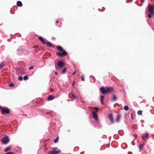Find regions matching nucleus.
<instances>
[{
	"label": "nucleus",
	"instance_id": "f257e3e1",
	"mask_svg": "<svg viewBox=\"0 0 154 154\" xmlns=\"http://www.w3.org/2000/svg\"><path fill=\"white\" fill-rule=\"evenodd\" d=\"M148 11L149 13L148 15V17L149 18H150L152 17V16L153 14L154 5H149L148 6Z\"/></svg>",
	"mask_w": 154,
	"mask_h": 154
},
{
	"label": "nucleus",
	"instance_id": "f03ea898",
	"mask_svg": "<svg viewBox=\"0 0 154 154\" xmlns=\"http://www.w3.org/2000/svg\"><path fill=\"white\" fill-rule=\"evenodd\" d=\"M9 141V138L8 137H2L1 139V141L3 144H6L8 143Z\"/></svg>",
	"mask_w": 154,
	"mask_h": 154
},
{
	"label": "nucleus",
	"instance_id": "7ed1b4c3",
	"mask_svg": "<svg viewBox=\"0 0 154 154\" xmlns=\"http://www.w3.org/2000/svg\"><path fill=\"white\" fill-rule=\"evenodd\" d=\"M63 52L61 53L60 52L56 53V54L60 56L63 57L67 55V52L63 50Z\"/></svg>",
	"mask_w": 154,
	"mask_h": 154
},
{
	"label": "nucleus",
	"instance_id": "20e7f679",
	"mask_svg": "<svg viewBox=\"0 0 154 154\" xmlns=\"http://www.w3.org/2000/svg\"><path fill=\"white\" fill-rule=\"evenodd\" d=\"M100 90L102 93L103 94H107V87H101L100 88Z\"/></svg>",
	"mask_w": 154,
	"mask_h": 154
},
{
	"label": "nucleus",
	"instance_id": "39448f33",
	"mask_svg": "<svg viewBox=\"0 0 154 154\" xmlns=\"http://www.w3.org/2000/svg\"><path fill=\"white\" fill-rule=\"evenodd\" d=\"M1 112L2 113L8 114L9 113V110L8 109L3 108L2 109Z\"/></svg>",
	"mask_w": 154,
	"mask_h": 154
},
{
	"label": "nucleus",
	"instance_id": "423d86ee",
	"mask_svg": "<svg viewBox=\"0 0 154 154\" xmlns=\"http://www.w3.org/2000/svg\"><path fill=\"white\" fill-rule=\"evenodd\" d=\"M57 65L60 68H62L64 66V62L62 60L59 61L57 63Z\"/></svg>",
	"mask_w": 154,
	"mask_h": 154
},
{
	"label": "nucleus",
	"instance_id": "0eeeda50",
	"mask_svg": "<svg viewBox=\"0 0 154 154\" xmlns=\"http://www.w3.org/2000/svg\"><path fill=\"white\" fill-rule=\"evenodd\" d=\"M113 91V89L112 87H107V93L112 92Z\"/></svg>",
	"mask_w": 154,
	"mask_h": 154
},
{
	"label": "nucleus",
	"instance_id": "6e6552de",
	"mask_svg": "<svg viewBox=\"0 0 154 154\" xmlns=\"http://www.w3.org/2000/svg\"><path fill=\"white\" fill-rule=\"evenodd\" d=\"M93 117L96 120H97L98 117L97 114L95 112H92Z\"/></svg>",
	"mask_w": 154,
	"mask_h": 154
},
{
	"label": "nucleus",
	"instance_id": "1a4fd4ad",
	"mask_svg": "<svg viewBox=\"0 0 154 154\" xmlns=\"http://www.w3.org/2000/svg\"><path fill=\"white\" fill-rule=\"evenodd\" d=\"M60 152V151L53 150L49 152V153L51 154H56Z\"/></svg>",
	"mask_w": 154,
	"mask_h": 154
},
{
	"label": "nucleus",
	"instance_id": "9d476101",
	"mask_svg": "<svg viewBox=\"0 0 154 154\" xmlns=\"http://www.w3.org/2000/svg\"><path fill=\"white\" fill-rule=\"evenodd\" d=\"M109 117L111 122L112 123H113V119L112 114H109Z\"/></svg>",
	"mask_w": 154,
	"mask_h": 154
},
{
	"label": "nucleus",
	"instance_id": "9b49d317",
	"mask_svg": "<svg viewBox=\"0 0 154 154\" xmlns=\"http://www.w3.org/2000/svg\"><path fill=\"white\" fill-rule=\"evenodd\" d=\"M38 38H39V39L42 42V43L44 44H45L46 43V42L44 40V39H43V38L42 37H39Z\"/></svg>",
	"mask_w": 154,
	"mask_h": 154
},
{
	"label": "nucleus",
	"instance_id": "f8f14e48",
	"mask_svg": "<svg viewBox=\"0 0 154 154\" xmlns=\"http://www.w3.org/2000/svg\"><path fill=\"white\" fill-rule=\"evenodd\" d=\"M17 6L21 7L22 6V4L20 1H18L17 2Z\"/></svg>",
	"mask_w": 154,
	"mask_h": 154
},
{
	"label": "nucleus",
	"instance_id": "ddd939ff",
	"mask_svg": "<svg viewBox=\"0 0 154 154\" xmlns=\"http://www.w3.org/2000/svg\"><path fill=\"white\" fill-rule=\"evenodd\" d=\"M121 116L119 115H118L117 116L116 121L117 122H119L120 120Z\"/></svg>",
	"mask_w": 154,
	"mask_h": 154
},
{
	"label": "nucleus",
	"instance_id": "4468645a",
	"mask_svg": "<svg viewBox=\"0 0 154 154\" xmlns=\"http://www.w3.org/2000/svg\"><path fill=\"white\" fill-rule=\"evenodd\" d=\"M54 97L52 95L49 96L48 98V100H52L54 98Z\"/></svg>",
	"mask_w": 154,
	"mask_h": 154
},
{
	"label": "nucleus",
	"instance_id": "2eb2a0df",
	"mask_svg": "<svg viewBox=\"0 0 154 154\" xmlns=\"http://www.w3.org/2000/svg\"><path fill=\"white\" fill-rule=\"evenodd\" d=\"M11 146H8L5 149V152H7L10 150L11 149Z\"/></svg>",
	"mask_w": 154,
	"mask_h": 154
},
{
	"label": "nucleus",
	"instance_id": "dca6fc26",
	"mask_svg": "<svg viewBox=\"0 0 154 154\" xmlns=\"http://www.w3.org/2000/svg\"><path fill=\"white\" fill-rule=\"evenodd\" d=\"M57 49L60 51H62L63 50L62 47L60 46H57Z\"/></svg>",
	"mask_w": 154,
	"mask_h": 154
},
{
	"label": "nucleus",
	"instance_id": "f3484780",
	"mask_svg": "<svg viewBox=\"0 0 154 154\" xmlns=\"http://www.w3.org/2000/svg\"><path fill=\"white\" fill-rule=\"evenodd\" d=\"M47 46L48 47H51L52 46L51 44L49 42H47V43H46Z\"/></svg>",
	"mask_w": 154,
	"mask_h": 154
},
{
	"label": "nucleus",
	"instance_id": "a211bd4d",
	"mask_svg": "<svg viewBox=\"0 0 154 154\" xmlns=\"http://www.w3.org/2000/svg\"><path fill=\"white\" fill-rule=\"evenodd\" d=\"M124 109L125 110H128L129 109L128 107L127 106H125L124 107Z\"/></svg>",
	"mask_w": 154,
	"mask_h": 154
},
{
	"label": "nucleus",
	"instance_id": "6ab92c4d",
	"mask_svg": "<svg viewBox=\"0 0 154 154\" xmlns=\"http://www.w3.org/2000/svg\"><path fill=\"white\" fill-rule=\"evenodd\" d=\"M142 112L141 110H139L137 112V113L139 115H141L142 114Z\"/></svg>",
	"mask_w": 154,
	"mask_h": 154
},
{
	"label": "nucleus",
	"instance_id": "aec40b11",
	"mask_svg": "<svg viewBox=\"0 0 154 154\" xmlns=\"http://www.w3.org/2000/svg\"><path fill=\"white\" fill-rule=\"evenodd\" d=\"M66 68H64L63 69L62 72V74H63L65 72H66Z\"/></svg>",
	"mask_w": 154,
	"mask_h": 154
},
{
	"label": "nucleus",
	"instance_id": "412c9836",
	"mask_svg": "<svg viewBox=\"0 0 154 154\" xmlns=\"http://www.w3.org/2000/svg\"><path fill=\"white\" fill-rule=\"evenodd\" d=\"M116 100V97L115 95H113L112 97V100L115 101Z\"/></svg>",
	"mask_w": 154,
	"mask_h": 154
},
{
	"label": "nucleus",
	"instance_id": "4be33fe9",
	"mask_svg": "<svg viewBox=\"0 0 154 154\" xmlns=\"http://www.w3.org/2000/svg\"><path fill=\"white\" fill-rule=\"evenodd\" d=\"M28 79V77L27 76H25L23 77L24 80H26Z\"/></svg>",
	"mask_w": 154,
	"mask_h": 154
},
{
	"label": "nucleus",
	"instance_id": "5701e85b",
	"mask_svg": "<svg viewBox=\"0 0 154 154\" xmlns=\"http://www.w3.org/2000/svg\"><path fill=\"white\" fill-rule=\"evenodd\" d=\"M58 138H57L55 139L54 140V142L55 143H56L58 142Z\"/></svg>",
	"mask_w": 154,
	"mask_h": 154
},
{
	"label": "nucleus",
	"instance_id": "b1692460",
	"mask_svg": "<svg viewBox=\"0 0 154 154\" xmlns=\"http://www.w3.org/2000/svg\"><path fill=\"white\" fill-rule=\"evenodd\" d=\"M143 146V144H140V149H142Z\"/></svg>",
	"mask_w": 154,
	"mask_h": 154
},
{
	"label": "nucleus",
	"instance_id": "393cba45",
	"mask_svg": "<svg viewBox=\"0 0 154 154\" xmlns=\"http://www.w3.org/2000/svg\"><path fill=\"white\" fill-rule=\"evenodd\" d=\"M3 66V63H2L0 64V70L2 68Z\"/></svg>",
	"mask_w": 154,
	"mask_h": 154
},
{
	"label": "nucleus",
	"instance_id": "a878e982",
	"mask_svg": "<svg viewBox=\"0 0 154 154\" xmlns=\"http://www.w3.org/2000/svg\"><path fill=\"white\" fill-rule=\"evenodd\" d=\"M5 154H15V153L11 152H9L5 153Z\"/></svg>",
	"mask_w": 154,
	"mask_h": 154
},
{
	"label": "nucleus",
	"instance_id": "bb28decb",
	"mask_svg": "<svg viewBox=\"0 0 154 154\" xmlns=\"http://www.w3.org/2000/svg\"><path fill=\"white\" fill-rule=\"evenodd\" d=\"M9 85L10 87H13L14 86V85L13 83H11L9 84Z\"/></svg>",
	"mask_w": 154,
	"mask_h": 154
},
{
	"label": "nucleus",
	"instance_id": "cd10ccee",
	"mask_svg": "<svg viewBox=\"0 0 154 154\" xmlns=\"http://www.w3.org/2000/svg\"><path fill=\"white\" fill-rule=\"evenodd\" d=\"M100 98H101V100H103V99L104 98V97L103 96H101Z\"/></svg>",
	"mask_w": 154,
	"mask_h": 154
},
{
	"label": "nucleus",
	"instance_id": "c85d7f7f",
	"mask_svg": "<svg viewBox=\"0 0 154 154\" xmlns=\"http://www.w3.org/2000/svg\"><path fill=\"white\" fill-rule=\"evenodd\" d=\"M22 79H22V76H20L18 78L19 80H20V81L22 80Z\"/></svg>",
	"mask_w": 154,
	"mask_h": 154
},
{
	"label": "nucleus",
	"instance_id": "c756f323",
	"mask_svg": "<svg viewBox=\"0 0 154 154\" xmlns=\"http://www.w3.org/2000/svg\"><path fill=\"white\" fill-rule=\"evenodd\" d=\"M33 69V66H31L29 68V70H31Z\"/></svg>",
	"mask_w": 154,
	"mask_h": 154
},
{
	"label": "nucleus",
	"instance_id": "7c9ffc66",
	"mask_svg": "<svg viewBox=\"0 0 154 154\" xmlns=\"http://www.w3.org/2000/svg\"><path fill=\"white\" fill-rule=\"evenodd\" d=\"M81 78L82 80L83 81H84L85 80V79H84V77L82 76H81Z\"/></svg>",
	"mask_w": 154,
	"mask_h": 154
},
{
	"label": "nucleus",
	"instance_id": "2f4dec72",
	"mask_svg": "<svg viewBox=\"0 0 154 154\" xmlns=\"http://www.w3.org/2000/svg\"><path fill=\"white\" fill-rule=\"evenodd\" d=\"M145 137H146L147 138L148 137V136L149 135V134L148 133H145Z\"/></svg>",
	"mask_w": 154,
	"mask_h": 154
},
{
	"label": "nucleus",
	"instance_id": "473e14b6",
	"mask_svg": "<svg viewBox=\"0 0 154 154\" xmlns=\"http://www.w3.org/2000/svg\"><path fill=\"white\" fill-rule=\"evenodd\" d=\"M94 108L97 111H98V109L97 107H94Z\"/></svg>",
	"mask_w": 154,
	"mask_h": 154
},
{
	"label": "nucleus",
	"instance_id": "72a5a7b5",
	"mask_svg": "<svg viewBox=\"0 0 154 154\" xmlns=\"http://www.w3.org/2000/svg\"><path fill=\"white\" fill-rule=\"evenodd\" d=\"M76 73V71L75 70L72 74V75H74Z\"/></svg>",
	"mask_w": 154,
	"mask_h": 154
},
{
	"label": "nucleus",
	"instance_id": "f704fd0d",
	"mask_svg": "<svg viewBox=\"0 0 154 154\" xmlns=\"http://www.w3.org/2000/svg\"><path fill=\"white\" fill-rule=\"evenodd\" d=\"M38 47V46H35L33 47V48H36Z\"/></svg>",
	"mask_w": 154,
	"mask_h": 154
},
{
	"label": "nucleus",
	"instance_id": "c9c22d12",
	"mask_svg": "<svg viewBox=\"0 0 154 154\" xmlns=\"http://www.w3.org/2000/svg\"><path fill=\"white\" fill-rule=\"evenodd\" d=\"M101 103L102 104H104V102H103V100H101Z\"/></svg>",
	"mask_w": 154,
	"mask_h": 154
},
{
	"label": "nucleus",
	"instance_id": "e433bc0d",
	"mask_svg": "<svg viewBox=\"0 0 154 154\" xmlns=\"http://www.w3.org/2000/svg\"><path fill=\"white\" fill-rule=\"evenodd\" d=\"M145 137H144V136H142V139H143V140H144V139Z\"/></svg>",
	"mask_w": 154,
	"mask_h": 154
},
{
	"label": "nucleus",
	"instance_id": "4c0bfd02",
	"mask_svg": "<svg viewBox=\"0 0 154 154\" xmlns=\"http://www.w3.org/2000/svg\"><path fill=\"white\" fill-rule=\"evenodd\" d=\"M142 2H143L144 1V0H140Z\"/></svg>",
	"mask_w": 154,
	"mask_h": 154
},
{
	"label": "nucleus",
	"instance_id": "58836bf2",
	"mask_svg": "<svg viewBox=\"0 0 154 154\" xmlns=\"http://www.w3.org/2000/svg\"><path fill=\"white\" fill-rule=\"evenodd\" d=\"M75 84V82H74L73 83V86H74V84Z\"/></svg>",
	"mask_w": 154,
	"mask_h": 154
},
{
	"label": "nucleus",
	"instance_id": "ea45409f",
	"mask_svg": "<svg viewBox=\"0 0 154 154\" xmlns=\"http://www.w3.org/2000/svg\"><path fill=\"white\" fill-rule=\"evenodd\" d=\"M55 68L57 69H58V68L57 66H56V67H55Z\"/></svg>",
	"mask_w": 154,
	"mask_h": 154
},
{
	"label": "nucleus",
	"instance_id": "a19ab883",
	"mask_svg": "<svg viewBox=\"0 0 154 154\" xmlns=\"http://www.w3.org/2000/svg\"><path fill=\"white\" fill-rule=\"evenodd\" d=\"M57 72H55V74L56 75H57Z\"/></svg>",
	"mask_w": 154,
	"mask_h": 154
},
{
	"label": "nucleus",
	"instance_id": "79ce46f5",
	"mask_svg": "<svg viewBox=\"0 0 154 154\" xmlns=\"http://www.w3.org/2000/svg\"><path fill=\"white\" fill-rule=\"evenodd\" d=\"M73 96H74V97L75 98H76V97H75V96L74 95H73Z\"/></svg>",
	"mask_w": 154,
	"mask_h": 154
},
{
	"label": "nucleus",
	"instance_id": "37998d69",
	"mask_svg": "<svg viewBox=\"0 0 154 154\" xmlns=\"http://www.w3.org/2000/svg\"><path fill=\"white\" fill-rule=\"evenodd\" d=\"M131 118H132V114H131Z\"/></svg>",
	"mask_w": 154,
	"mask_h": 154
}]
</instances>
